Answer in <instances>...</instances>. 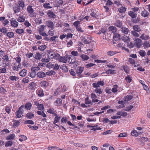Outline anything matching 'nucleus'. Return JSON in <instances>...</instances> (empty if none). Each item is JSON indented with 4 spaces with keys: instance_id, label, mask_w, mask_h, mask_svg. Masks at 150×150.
Masks as SVG:
<instances>
[{
    "instance_id": "1",
    "label": "nucleus",
    "mask_w": 150,
    "mask_h": 150,
    "mask_svg": "<svg viewBox=\"0 0 150 150\" xmlns=\"http://www.w3.org/2000/svg\"><path fill=\"white\" fill-rule=\"evenodd\" d=\"M16 62L18 63V65H16V63H13V66L12 67V69L14 71H18L19 69H21V59L19 56L14 58Z\"/></svg>"
},
{
    "instance_id": "2",
    "label": "nucleus",
    "mask_w": 150,
    "mask_h": 150,
    "mask_svg": "<svg viewBox=\"0 0 150 150\" xmlns=\"http://www.w3.org/2000/svg\"><path fill=\"white\" fill-rule=\"evenodd\" d=\"M128 15L132 18V21L134 23H137L139 22L140 21V18H136L137 16V14L136 13L132 11H130L128 12Z\"/></svg>"
},
{
    "instance_id": "3",
    "label": "nucleus",
    "mask_w": 150,
    "mask_h": 150,
    "mask_svg": "<svg viewBox=\"0 0 150 150\" xmlns=\"http://www.w3.org/2000/svg\"><path fill=\"white\" fill-rule=\"evenodd\" d=\"M134 40L135 41L134 46L138 48L141 47L142 45L141 40L138 38H134Z\"/></svg>"
},
{
    "instance_id": "4",
    "label": "nucleus",
    "mask_w": 150,
    "mask_h": 150,
    "mask_svg": "<svg viewBox=\"0 0 150 150\" xmlns=\"http://www.w3.org/2000/svg\"><path fill=\"white\" fill-rule=\"evenodd\" d=\"M24 106L21 105L18 109V110L17 111L16 113V116L18 118H20L22 116V114L23 113V108H24Z\"/></svg>"
},
{
    "instance_id": "5",
    "label": "nucleus",
    "mask_w": 150,
    "mask_h": 150,
    "mask_svg": "<svg viewBox=\"0 0 150 150\" xmlns=\"http://www.w3.org/2000/svg\"><path fill=\"white\" fill-rule=\"evenodd\" d=\"M45 26L43 25H41L39 28L38 31L39 34L42 36H48V35L44 31Z\"/></svg>"
},
{
    "instance_id": "6",
    "label": "nucleus",
    "mask_w": 150,
    "mask_h": 150,
    "mask_svg": "<svg viewBox=\"0 0 150 150\" xmlns=\"http://www.w3.org/2000/svg\"><path fill=\"white\" fill-rule=\"evenodd\" d=\"M27 11L28 13L30 15V16L31 17H33L32 15L34 11L32 7V6L31 5L28 6L27 8Z\"/></svg>"
},
{
    "instance_id": "7",
    "label": "nucleus",
    "mask_w": 150,
    "mask_h": 150,
    "mask_svg": "<svg viewBox=\"0 0 150 150\" xmlns=\"http://www.w3.org/2000/svg\"><path fill=\"white\" fill-rule=\"evenodd\" d=\"M69 58L67 59V62L69 64H74L76 62V58L74 57H71L70 55H68Z\"/></svg>"
},
{
    "instance_id": "8",
    "label": "nucleus",
    "mask_w": 150,
    "mask_h": 150,
    "mask_svg": "<svg viewBox=\"0 0 150 150\" xmlns=\"http://www.w3.org/2000/svg\"><path fill=\"white\" fill-rule=\"evenodd\" d=\"M104 82L103 81H98L97 83H94L92 84L93 86L95 88H98L100 86H103L104 85Z\"/></svg>"
},
{
    "instance_id": "9",
    "label": "nucleus",
    "mask_w": 150,
    "mask_h": 150,
    "mask_svg": "<svg viewBox=\"0 0 150 150\" xmlns=\"http://www.w3.org/2000/svg\"><path fill=\"white\" fill-rule=\"evenodd\" d=\"M13 9L14 13H16L17 15L19 12H21V9L18 6L17 4L14 6L13 7Z\"/></svg>"
},
{
    "instance_id": "10",
    "label": "nucleus",
    "mask_w": 150,
    "mask_h": 150,
    "mask_svg": "<svg viewBox=\"0 0 150 150\" xmlns=\"http://www.w3.org/2000/svg\"><path fill=\"white\" fill-rule=\"evenodd\" d=\"M37 85L36 83L34 82H31L28 86V88L31 90H35L37 88Z\"/></svg>"
},
{
    "instance_id": "11",
    "label": "nucleus",
    "mask_w": 150,
    "mask_h": 150,
    "mask_svg": "<svg viewBox=\"0 0 150 150\" xmlns=\"http://www.w3.org/2000/svg\"><path fill=\"white\" fill-rule=\"evenodd\" d=\"M36 76L37 77L40 79L46 77V74L43 71H40L37 74Z\"/></svg>"
},
{
    "instance_id": "12",
    "label": "nucleus",
    "mask_w": 150,
    "mask_h": 150,
    "mask_svg": "<svg viewBox=\"0 0 150 150\" xmlns=\"http://www.w3.org/2000/svg\"><path fill=\"white\" fill-rule=\"evenodd\" d=\"M68 55L66 54L65 56H60L59 59V61L60 62L66 63L67 62V59L69 58L68 57Z\"/></svg>"
},
{
    "instance_id": "13",
    "label": "nucleus",
    "mask_w": 150,
    "mask_h": 150,
    "mask_svg": "<svg viewBox=\"0 0 150 150\" xmlns=\"http://www.w3.org/2000/svg\"><path fill=\"white\" fill-rule=\"evenodd\" d=\"M18 3V4H17L18 5L20 8H21V9L22 10H24L25 8V4L23 0H19Z\"/></svg>"
},
{
    "instance_id": "14",
    "label": "nucleus",
    "mask_w": 150,
    "mask_h": 150,
    "mask_svg": "<svg viewBox=\"0 0 150 150\" xmlns=\"http://www.w3.org/2000/svg\"><path fill=\"white\" fill-rule=\"evenodd\" d=\"M46 24L47 26L51 28L52 29H53L54 28V24L50 20H48L46 22Z\"/></svg>"
},
{
    "instance_id": "15",
    "label": "nucleus",
    "mask_w": 150,
    "mask_h": 150,
    "mask_svg": "<svg viewBox=\"0 0 150 150\" xmlns=\"http://www.w3.org/2000/svg\"><path fill=\"white\" fill-rule=\"evenodd\" d=\"M13 18L12 19L11 21V26L14 28H17L18 25V23L16 20H13Z\"/></svg>"
},
{
    "instance_id": "16",
    "label": "nucleus",
    "mask_w": 150,
    "mask_h": 150,
    "mask_svg": "<svg viewBox=\"0 0 150 150\" xmlns=\"http://www.w3.org/2000/svg\"><path fill=\"white\" fill-rule=\"evenodd\" d=\"M47 14L50 18H54L56 17V15L53 12L50 10L47 11Z\"/></svg>"
},
{
    "instance_id": "17",
    "label": "nucleus",
    "mask_w": 150,
    "mask_h": 150,
    "mask_svg": "<svg viewBox=\"0 0 150 150\" xmlns=\"http://www.w3.org/2000/svg\"><path fill=\"white\" fill-rule=\"evenodd\" d=\"M40 84L41 87L44 88H46L49 86V82L44 80L41 81Z\"/></svg>"
},
{
    "instance_id": "18",
    "label": "nucleus",
    "mask_w": 150,
    "mask_h": 150,
    "mask_svg": "<svg viewBox=\"0 0 150 150\" xmlns=\"http://www.w3.org/2000/svg\"><path fill=\"white\" fill-rule=\"evenodd\" d=\"M98 125L97 124H96L94 125H88L87 127L89 128H92L91 129V130H92L96 131L98 130H100L101 128L100 127H97Z\"/></svg>"
},
{
    "instance_id": "19",
    "label": "nucleus",
    "mask_w": 150,
    "mask_h": 150,
    "mask_svg": "<svg viewBox=\"0 0 150 150\" xmlns=\"http://www.w3.org/2000/svg\"><path fill=\"white\" fill-rule=\"evenodd\" d=\"M91 98L92 99V101L93 103H96L98 102V100L97 99V97L96 95L94 93H91Z\"/></svg>"
},
{
    "instance_id": "20",
    "label": "nucleus",
    "mask_w": 150,
    "mask_h": 150,
    "mask_svg": "<svg viewBox=\"0 0 150 150\" xmlns=\"http://www.w3.org/2000/svg\"><path fill=\"white\" fill-rule=\"evenodd\" d=\"M107 28L105 27L102 28L100 30L96 33L98 35H100L101 33H103L104 35H105L107 33Z\"/></svg>"
},
{
    "instance_id": "21",
    "label": "nucleus",
    "mask_w": 150,
    "mask_h": 150,
    "mask_svg": "<svg viewBox=\"0 0 150 150\" xmlns=\"http://www.w3.org/2000/svg\"><path fill=\"white\" fill-rule=\"evenodd\" d=\"M108 30L109 31L113 33H115L117 31L116 28L115 26H112L108 28Z\"/></svg>"
},
{
    "instance_id": "22",
    "label": "nucleus",
    "mask_w": 150,
    "mask_h": 150,
    "mask_svg": "<svg viewBox=\"0 0 150 150\" xmlns=\"http://www.w3.org/2000/svg\"><path fill=\"white\" fill-rule=\"evenodd\" d=\"M63 3L64 2L63 0H56L55 2V5L57 7H59L61 5H62Z\"/></svg>"
},
{
    "instance_id": "23",
    "label": "nucleus",
    "mask_w": 150,
    "mask_h": 150,
    "mask_svg": "<svg viewBox=\"0 0 150 150\" xmlns=\"http://www.w3.org/2000/svg\"><path fill=\"white\" fill-rule=\"evenodd\" d=\"M121 30L123 33L125 34H127L129 32V30L128 28L123 26L121 27Z\"/></svg>"
},
{
    "instance_id": "24",
    "label": "nucleus",
    "mask_w": 150,
    "mask_h": 150,
    "mask_svg": "<svg viewBox=\"0 0 150 150\" xmlns=\"http://www.w3.org/2000/svg\"><path fill=\"white\" fill-rule=\"evenodd\" d=\"M80 56L81 58L82 61L87 60L89 59V56L84 54H80Z\"/></svg>"
},
{
    "instance_id": "25",
    "label": "nucleus",
    "mask_w": 150,
    "mask_h": 150,
    "mask_svg": "<svg viewBox=\"0 0 150 150\" xmlns=\"http://www.w3.org/2000/svg\"><path fill=\"white\" fill-rule=\"evenodd\" d=\"M141 15L144 18L148 17L149 15V13L145 9L141 13Z\"/></svg>"
},
{
    "instance_id": "26",
    "label": "nucleus",
    "mask_w": 150,
    "mask_h": 150,
    "mask_svg": "<svg viewBox=\"0 0 150 150\" xmlns=\"http://www.w3.org/2000/svg\"><path fill=\"white\" fill-rule=\"evenodd\" d=\"M55 52L52 51H49L48 52V57L50 59H53L54 57Z\"/></svg>"
},
{
    "instance_id": "27",
    "label": "nucleus",
    "mask_w": 150,
    "mask_h": 150,
    "mask_svg": "<svg viewBox=\"0 0 150 150\" xmlns=\"http://www.w3.org/2000/svg\"><path fill=\"white\" fill-rule=\"evenodd\" d=\"M34 57L36 60H39L42 58V55L39 52H37L36 54L34 56Z\"/></svg>"
},
{
    "instance_id": "28",
    "label": "nucleus",
    "mask_w": 150,
    "mask_h": 150,
    "mask_svg": "<svg viewBox=\"0 0 150 150\" xmlns=\"http://www.w3.org/2000/svg\"><path fill=\"white\" fill-rule=\"evenodd\" d=\"M15 135L14 134H12L9 135L8 136H7L6 138V139L7 140H9L11 139H15Z\"/></svg>"
},
{
    "instance_id": "29",
    "label": "nucleus",
    "mask_w": 150,
    "mask_h": 150,
    "mask_svg": "<svg viewBox=\"0 0 150 150\" xmlns=\"http://www.w3.org/2000/svg\"><path fill=\"white\" fill-rule=\"evenodd\" d=\"M140 38L143 40H147L149 39V36L143 33L140 36Z\"/></svg>"
},
{
    "instance_id": "30",
    "label": "nucleus",
    "mask_w": 150,
    "mask_h": 150,
    "mask_svg": "<svg viewBox=\"0 0 150 150\" xmlns=\"http://www.w3.org/2000/svg\"><path fill=\"white\" fill-rule=\"evenodd\" d=\"M34 117V114L30 112H28L25 115V117L27 119H31Z\"/></svg>"
},
{
    "instance_id": "31",
    "label": "nucleus",
    "mask_w": 150,
    "mask_h": 150,
    "mask_svg": "<svg viewBox=\"0 0 150 150\" xmlns=\"http://www.w3.org/2000/svg\"><path fill=\"white\" fill-rule=\"evenodd\" d=\"M116 114L117 115L121 116L123 117H125L127 115V113L125 112L119 111L117 112Z\"/></svg>"
},
{
    "instance_id": "32",
    "label": "nucleus",
    "mask_w": 150,
    "mask_h": 150,
    "mask_svg": "<svg viewBox=\"0 0 150 150\" xmlns=\"http://www.w3.org/2000/svg\"><path fill=\"white\" fill-rule=\"evenodd\" d=\"M134 31L139 32L141 31L140 27L137 25H134L133 27Z\"/></svg>"
},
{
    "instance_id": "33",
    "label": "nucleus",
    "mask_w": 150,
    "mask_h": 150,
    "mask_svg": "<svg viewBox=\"0 0 150 150\" xmlns=\"http://www.w3.org/2000/svg\"><path fill=\"white\" fill-rule=\"evenodd\" d=\"M84 69L83 67H77L76 71V72L77 74H81Z\"/></svg>"
},
{
    "instance_id": "34",
    "label": "nucleus",
    "mask_w": 150,
    "mask_h": 150,
    "mask_svg": "<svg viewBox=\"0 0 150 150\" xmlns=\"http://www.w3.org/2000/svg\"><path fill=\"white\" fill-rule=\"evenodd\" d=\"M61 119V117L60 116H56L54 118V120L53 122V124H55L56 126H57L58 127H59V125H57V124H56L58 122L59 120Z\"/></svg>"
},
{
    "instance_id": "35",
    "label": "nucleus",
    "mask_w": 150,
    "mask_h": 150,
    "mask_svg": "<svg viewBox=\"0 0 150 150\" xmlns=\"http://www.w3.org/2000/svg\"><path fill=\"white\" fill-rule=\"evenodd\" d=\"M32 105L30 103L28 102L25 105V108L27 110H30L32 108Z\"/></svg>"
},
{
    "instance_id": "36",
    "label": "nucleus",
    "mask_w": 150,
    "mask_h": 150,
    "mask_svg": "<svg viewBox=\"0 0 150 150\" xmlns=\"http://www.w3.org/2000/svg\"><path fill=\"white\" fill-rule=\"evenodd\" d=\"M37 94L40 97H42L44 96L43 91L42 89H40L37 91Z\"/></svg>"
},
{
    "instance_id": "37",
    "label": "nucleus",
    "mask_w": 150,
    "mask_h": 150,
    "mask_svg": "<svg viewBox=\"0 0 150 150\" xmlns=\"http://www.w3.org/2000/svg\"><path fill=\"white\" fill-rule=\"evenodd\" d=\"M74 144L75 146L78 147L85 148L86 147V145L81 143H75Z\"/></svg>"
},
{
    "instance_id": "38",
    "label": "nucleus",
    "mask_w": 150,
    "mask_h": 150,
    "mask_svg": "<svg viewBox=\"0 0 150 150\" xmlns=\"http://www.w3.org/2000/svg\"><path fill=\"white\" fill-rule=\"evenodd\" d=\"M143 46L144 48H148L150 47V42L146 41L143 44Z\"/></svg>"
},
{
    "instance_id": "39",
    "label": "nucleus",
    "mask_w": 150,
    "mask_h": 150,
    "mask_svg": "<svg viewBox=\"0 0 150 150\" xmlns=\"http://www.w3.org/2000/svg\"><path fill=\"white\" fill-rule=\"evenodd\" d=\"M13 143V141L12 140L6 142L5 146L6 147L8 146H11Z\"/></svg>"
},
{
    "instance_id": "40",
    "label": "nucleus",
    "mask_w": 150,
    "mask_h": 150,
    "mask_svg": "<svg viewBox=\"0 0 150 150\" xmlns=\"http://www.w3.org/2000/svg\"><path fill=\"white\" fill-rule=\"evenodd\" d=\"M17 21L19 22H24L25 21V17L23 15L20 16L18 17Z\"/></svg>"
},
{
    "instance_id": "41",
    "label": "nucleus",
    "mask_w": 150,
    "mask_h": 150,
    "mask_svg": "<svg viewBox=\"0 0 150 150\" xmlns=\"http://www.w3.org/2000/svg\"><path fill=\"white\" fill-rule=\"evenodd\" d=\"M40 69L39 67L37 66L36 67H32L31 68V70L32 72L36 73L37 71H38Z\"/></svg>"
},
{
    "instance_id": "42",
    "label": "nucleus",
    "mask_w": 150,
    "mask_h": 150,
    "mask_svg": "<svg viewBox=\"0 0 150 150\" xmlns=\"http://www.w3.org/2000/svg\"><path fill=\"white\" fill-rule=\"evenodd\" d=\"M124 71L126 73H129V68L127 65H123L121 66Z\"/></svg>"
},
{
    "instance_id": "43",
    "label": "nucleus",
    "mask_w": 150,
    "mask_h": 150,
    "mask_svg": "<svg viewBox=\"0 0 150 150\" xmlns=\"http://www.w3.org/2000/svg\"><path fill=\"white\" fill-rule=\"evenodd\" d=\"M126 10V8L125 7L122 6L118 8V11L120 13H125Z\"/></svg>"
},
{
    "instance_id": "44",
    "label": "nucleus",
    "mask_w": 150,
    "mask_h": 150,
    "mask_svg": "<svg viewBox=\"0 0 150 150\" xmlns=\"http://www.w3.org/2000/svg\"><path fill=\"white\" fill-rule=\"evenodd\" d=\"M27 74V70L26 69H23L19 73L20 75L21 76H25Z\"/></svg>"
},
{
    "instance_id": "45",
    "label": "nucleus",
    "mask_w": 150,
    "mask_h": 150,
    "mask_svg": "<svg viewBox=\"0 0 150 150\" xmlns=\"http://www.w3.org/2000/svg\"><path fill=\"white\" fill-rule=\"evenodd\" d=\"M113 39L115 41L119 40L120 39V35L119 34H116L113 36Z\"/></svg>"
},
{
    "instance_id": "46",
    "label": "nucleus",
    "mask_w": 150,
    "mask_h": 150,
    "mask_svg": "<svg viewBox=\"0 0 150 150\" xmlns=\"http://www.w3.org/2000/svg\"><path fill=\"white\" fill-rule=\"evenodd\" d=\"M117 53V52L116 51H110L107 52V54L109 56H112L114 55Z\"/></svg>"
},
{
    "instance_id": "47",
    "label": "nucleus",
    "mask_w": 150,
    "mask_h": 150,
    "mask_svg": "<svg viewBox=\"0 0 150 150\" xmlns=\"http://www.w3.org/2000/svg\"><path fill=\"white\" fill-rule=\"evenodd\" d=\"M125 80L128 83H130L132 81V77L129 75H127L125 78Z\"/></svg>"
},
{
    "instance_id": "48",
    "label": "nucleus",
    "mask_w": 150,
    "mask_h": 150,
    "mask_svg": "<svg viewBox=\"0 0 150 150\" xmlns=\"http://www.w3.org/2000/svg\"><path fill=\"white\" fill-rule=\"evenodd\" d=\"M14 123L13 125V127L15 128L18 126L20 124V123L19 121L17 120H14Z\"/></svg>"
},
{
    "instance_id": "49",
    "label": "nucleus",
    "mask_w": 150,
    "mask_h": 150,
    "mask_svg": "<svg viewBox=\"0 0 150 150\" xmlns=\"http://www.w3.org/2000/svg\"><path fill=\"white\" fill-rule=\"evenodd\" d=\"M60 68L64 71L67 72L68 71V69L66 65L63 64L62 65L61 67Z\"/></svg>"
},
{
    "instance_id": "50",
    "label": "nucleus",
    "mask_w": 150,
    "mask_h": 150,
    "mask_svg": "<svg viewBox=\"0 0 150 150\" xmlns=\"http://www.w3.org/2000/svg\"><path fill=\"white\" fill-rule=\"evenodd\" d=\"M115 25L117 27L121 28L122 25V21H117L115 23Z\"/></svg>"
},
{
    "instance_id": "51",
    "label": "nucleus",
    "mask_w": 150,
    "mask_h": 150,
    "mask_svg": "<svg viewBox=\"0 0 150 150\" xmlns=\"http://www.w3.org/2000/svg\"><path fill=\"white\" fill-rule=\"evenodd\" d=\"M133 98V96L132 95H127L125 98V101H128L132 99Z\"/></svg>"
},
{
    "instance_id": "52",
    "label": "nucleus",
    "mask_w": 150,
    "mask_h": 150,
    "mask_svg": "<svg viewBox=\"0 0 150 150\" xmlns=\"http://www.w3.org/2000/svg\"><path fill=\"white\" fill-rule=\"evenodd\" d=\"M47 47V46L46 45H44L39 46L38 47V50L40 51H44L46 48Z\"/></svg>"
},
{
    "instance_id": "53",
    "label": "nucleus",
    "mask_w": 150,
    "mask_h": 150,
    "mask_svg": "<svg viewBox=\"0 0 150 150\" xmlns=\"http://www.w3.org/2000/svg\"><path fill=\"white\" fill-rule=\"evenodd\" d=\"M19 137V140L21 142L25 141L27 139V137L24 135H21Z\"/></svg>"
},
{
    "instance_id": "54",
    "label": "nucleus",
    "mask_w": 150,
    "mask_h": 150,
    "mask_svg": "<svg viewBox=\"0 0 150 150\" xmlns=\"http://www.w3.org/2000/svg\"><path fill=\"white\" fill-rule=\"evenodd\" d=\"M55 73V71L53 70H51L50 71H47L45 73V74H46V76L47 75L49 76H50L52 75H54Z\"/></svg>"
},
{
    "instance_id": "55",
    "label": "nucleus",
    "mask_w": 150,
    "mask_h": 150,
    "mask_svg": "<svg viewBox=\"0 0 150 150\" xmlns=\"http://www.w3.org/2000/svg\"><path fill=\"white\" fill-rule=\"evenodd\" d=\"M131 134L133 136L137 137L139 135L137 131L135 130H132L131 132Z\"/></svg>"
},
{
    "instance_id": "56",
    "label": "nucleus",
    "mask_w": 150,
    "mask_h": 150,
    "mask_svg": "<svg viewBox=\"0 0 150 150\" xmlns=\"http://www.w3.org/2000/svg\"><path fill=\"white\" fill-rule=\"evenodd\" d=\"M9 79L11 81H16L19 79V78L17 76H9Z\"/></svg>"
},
{
    "instance_id": "57",
    "label": "nucleus",
    "mask_w": 150,
    "mask_h": 150,
    "mask_svg": "<svg viewBox=\"0 0 150 150\" xmlns=\"http://www.w3.org/2000/svg\"><path fill=\"white\" fill-rule=\"evenodd\" d=\"M124 45L122 44L121 43H119L117 45V47L120 48H121L122 50H125L126 51H129L128 49L125 48V47L123 46Z\"/></svg>"
},
{
    "instance_id": "58",
    "label": "nucleus",
    "mask_w": 150,
    "mask_h": 150,
    "mask_svg": "<svg viewBox=\"0 0 150 150\" xmlns=\"http://www.w3.org/2000/svg\"><path fill=\"white\" fill-rule=\"evenodd\" d=\"M118 86L117 85H115L113 86V87L112 88V91L114 93H115L117 91V88Z\"/></svg>"
},
{
    "instance_id": "59",
    "label": "nucleus",
    "mask_w": 150,
    "mask_h": 150,
    "mask_svg": "<svg viewBox=\"0 0 150 150\" xmlns=\"http://www.w3.org/2000/svg\"><path fill=\"white\" fill-rule=\"evenodd\" d=\"M127 45L128 47L129 48H131L133 47H134V44H133L132 42H130V40H129V41L127 42Z\"/></svg>"
},
{
    "instance_id": "60",
    "label": "nucleus",
    "mask_w": 150,
    "mask_h": 150,
    "mask_svg": "<svg viewBox=\"0 0 150 150\" xmlns=\"http://www.w3.org/2000/svg\"><path fill=\"white\" fill-rule=\"evenodd\" d=\"M139 55L141 57H144L146 55V52L144 50H140L139 51Z\"/></svg>"
},
{
    "instance_id": "61",
    "label": "nucleus",
    "mask_w": 150,
    "mask_h": 150,
    "mask_svg": "<svg viewBox=\"0 0 150 150\" xmlns=\"http://www.w3.org/2000/svg\"><path fill=\"white\" fill-rule=\"evenodd\" d=\"M0 32L1 33L5 34L7 33V30L6 28L3 27L1 28H0Z\"/></svg>"
},
{
    "instance_id": "62",
    "label": "nucleus",
    "mask_w": 150,
    "mask_h": 150,
    "mask_svg": "<svg viewBox=\"0 0 150 150\" xmlns=\"http://www.w3.org/2000/svg\"><path fill=\"white\" fill-rule=\"evenodd\" d=\"M131 34L132 35L136 37H138L139 36V34L137 33L136 31H131Z\"/></svg>"
},
{
    "instance_id": "63",
    "label": "nucleus",
    "mask_w": 150,
    "mask_h": 150,
    "mask_svg": "<svg viewBox=\"0 0 150 150\" xmlns=\"http://www.w3.org/2000/svg\"><path fill=\"white\" fill-rule=\"evenodd\" d=\"M80 21H77L75 22H74L73 24L74 26L76 28H77L79 26L78 25H79L80 23Z\"/></svg>"
},
{
    "instance_id": "64",
    "label": "nucleus",
    "mask_w": 150,
    "mask_h": 150,
    "mask_svg": "<svg viewBox=\"0 0 150 150\" xmlns=\"http://www.w3.org/2000/svg\"><path fill=\"white\" fill-rule=\"evenodd\" d=\"M2 59L4 62H8L9 61V58L7 55H4L2 58Z\"/></svg>"
}]
</instances>
